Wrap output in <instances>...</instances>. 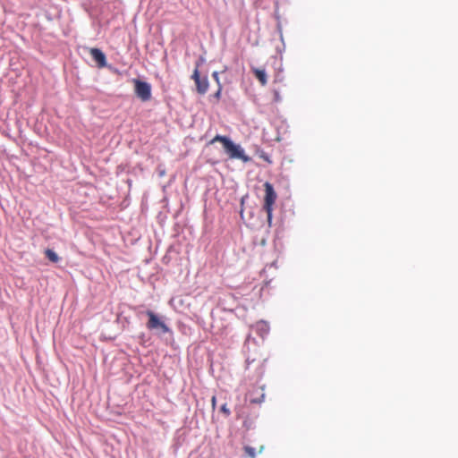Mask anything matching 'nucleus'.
Wrapping results in <instances>:
<instances>
[{
	"instance_id": "3",
	"label": "nucleus",
	"mask_w": 458,
	"mask_h": 458,
	"mask_svg": "<svg viewBox=\"0 0 458 458\" xmlns=\"http://www.w3.org/2000/svg\"><path fill=\"white\" fill-rule=\"evenodd\" d=\"M134 91L136 96L143 102L151 98V86L148 82L140 80H133Z\"/></svg>"
},
{
	"instance_id": "18",
	"label": "nucleus",
	"mask_w": 458,
	"mask_h": 458,
	"mask_svg": "<svg viewBox=\"0 0 458 458\" xmlns=\"http://www.w3.org/2000/svg\"><path fill=\"white\" fill-rule=\"evenodd\" d=\"M243 426L248 429L250 428V426H247L246 425V421L243 422Z\"/></svg>"
},
{
	"instance_id": "10",
	"label": "nucleus",
	"mask_w": 458,
	"mask_h": 458,
	"mask_svg": "<svg viewBox=\"0 0 458 458\" xmlns=\"http://www.w3.org/2000/svg\"><path fill=\"white\" fill-rule=\"evenodd\" d=\"M244 452L245 454L250 457V458H256V453H255V449L253 447H250V446H244Z\"/></svg>"
},
{
	"instance_id": "5",
	"label": "nucleus",
	"mask_w": 458,
	"mask_h": 458,
	"mask_svg": "<svg viewBox=\"0 0 458 458\" xmlns=\"http://www.w3.org/2000/svg\"><path fill=\"white\" fill-rule=\"evenodd\" d=\"M148 317L147 327L149 330L160 329L162 333L165 334L169 332V327L166 324L160 320V318L151 310L146 312Z\"/></svg>"
},
{
	"instance_id": "15",
	"label": "nucleus",
	"mask_w": 458,
	"mask_h": 458,
	"mask_svg": "<svg viewBox=\"0 0 458 458\" xmlns=\"http://www.w3.org/2000/svg\"><path fill=\"white\" fill-rule=\"evenodd\" d=\"M211 404H212V408L213 410L216 408V398L215 395L212 396L211 398Z\"/></svg>"
},
{
	"instance_id": "11",
	"label": "nucleus",
	"mask_w": 458,
	"mask_h": 458,
	"mask_svg": "<svg viewBox=\"0 0 458 458\" xmlns=\"http://www.w3.org/2000/svg\"><path fill=\"white\" fill-rule=\"evenodd\" d=\"M259 157L263 159L265 162H267V164H272L273 161L272 159L270 158V157L268 156V154H267L266 152L264 151H259Z\"/></svg>"
},
{
	"instance_id": "1",
	"label": "nucleus",
	"mask_w": 458,
	"mask_h": 458,
	"mask_svg": "<svg viewBox=\"0 0 458 458\" xmlns=\"http://www.w3.org/2000/svg\"><path fill=\"white\" fill-rule=\"evenodd\" d=\"M216 141L223 144L225 153L231 159H240L244 163L250 160V158L245 155L244 150L239 145L234 144L228 137L216 135L209 141V144H214Z\"/></svg>"
},
{
	"instance_id": "17",
	"label": "nucleus",
	"mask_w": 458,
	"mask_h": 458,
	"mask_svg": "<svg viewBox=\"0 0 458 458\" xmlns=\"http://www.w3.org/2000/svg\"><path fill=\"white\" fill-rule=\"evenodd\" d=\"M263 449H264V445H260V446H259V453H261V452L263 451Z\"/></svg>"
},
{
	"instance_id": "4",
	"label": "nucleus",
	"mask_w": 458,
	"mask_h": 458,
	"mask_svg": "<svg viewBox=\"0 0 458 458\" xmlns=\"http://www.w3.org/2000/svg\"><path fill=\"white\" fill-rule=\"evenodd\" d=\"M191 79L195 81L196 90L199 94L204 95L208 90L209 82L207 76L200 77L199 72V64L196 65V68L193 71L191 75Z\"/></svg>"
},
{
	"instance_id": "13",
	"label": "nucleus",
	"mask_w": 458,
	"mask_h": 458,
	"mask_svg": "<svg viewBox=\"0 0 458 458\" xmlns=\"http://www.w3.org/2000/svg\"><path fill=\"white\" fill-rule=\"evenodd\" d=\"M221 93H222V85L219 84L216 92L213 95V97L216 99V101H219V99L221 98Z\"/></svg>"
},
{
	"instance_id": "12",
	"label": "nucleus",
	"mask_w": 458,
	"mask_h": 458,
	"mask_svg": "<svg viewBox=\"0 0 458 458\" xmlns=\"http://www.w3.org/2000/svg\"><path fill=\"white\" fill-rule=\"evenodd\" d=\"M221 412H223L226 417H228L231 414V411L229 408L227 407V404L225 403L220 408Z\"/></svg>"
},
{
	"instance_id": "2",
	"label": "nucleus",
	"mask_w": 458,
	"mask_h": 458,
	"mask_svg": "<svg viewBox=\"0 0 458 458\" xmlns=\"http://www.w3.org/2000/svg\"><path fill=\"white\" fill-rule=\"evenodd\" d=\"M264 188H265V198H264L263 208L267 212V221H268V223H270L272 220L273 206L276 202L277 196L274 190L273 185L270 182H266L264 183Z\"/></svg>"
},
{
	"instance_id": "6",
	"label": "nucleus",
	"mask_w": 458,
	"mask_h": 458,
	"mask_svg": "<svg viewBox=\"0 0 458 458\" xmlns=\"http://www.w3.org/2000/svg\"><path fill=\"white\" fill-rule=\"evenodd\" d=\"M250 402L253 404H260L265 400V393L263 386H255L249 392Z\"/></svg>"
},
{
	"instance_id": "16",
	"label": "nucleus",
	"mask_w": 458,
	"mask_h": 458,
	"mask_svg": "<svg viewBox=\"0 0 458 458\" xmlns=\"http://www.w3.org/2000/svg\"><path fill=\"white\" fill-rule=\"evenodd\" d=\"M259 327H260L262 330H265V327H267V324L265 322H259L257 324Z\"/></svg>"
},
{
	"instance_id": "14",
	"label": "nucleus",
	"mask_w": 458,
	"mask_h": 458,
	"mask_svg": "<svg viewBox=\"0 0 458 458\" xmlns=\"http://www.w3.org/2000/svg\"><path fill=\"white\" fill-rule=\"evenodd\" d=\"M212 77L215 80V81L217 83V85L219 86V84H221V83H220V79H219L218 72H213Z\"/></svg>"
},
{
	"instance_id": "7",
	"label": "nucleus",
	"mask_w": 458,
	"mask_h": 458,
	"mask_svg": "<svg viewBox=\"0 0 458 458\" xmlns=\"http://www.w3.org/2000/svg\"><path fill=\"white\" fill-rule=\"evenodd\" d=\"M89 54L99 67H105L106 65V55L100 49L91 48Z\"/></svg>"
},
{
	"instance_id": "9",
	"label": "nucleus",
	"mask_w": 458,
	"mask_h": 458,
	"mask_svg": "<svg viewBox=\"0 0 458 458\" xmlns=\"http://www.w3.org/2000/svg\"><path fill=\"white\" fill-rule=\"evenodd\" d=\"M46 257L52 262L56 263L59 261L58 255L51 249H47L45 250Z\"/></svg>"
},
{
	"instance_id": "8",
	"label": "nucleus",
	"mask_w": 458,
	"mask_h": 458,
	"mask_svg": "<svg viewBox=\"0 0 458 458\" xmlns=\"http://www.w3.org/2000/svg\"><path fill=\"white\" fill-rule=\"evenodd\" d=\"M252 72L262 86L267 85V78L265 70L259 68H253Z\"/></svg>"
}]
</instances>
